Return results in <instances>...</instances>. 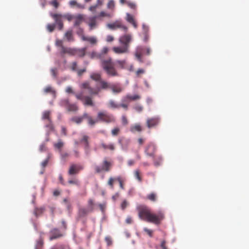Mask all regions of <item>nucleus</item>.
Segmentation results:
<instances>
[{
	"instance_id": "59",
	"label": "nucleus",
	"mask_w": 249,
	"mask_h": 249,
	"mask_svg": "<svg viewBox=\"0 0 249 249\" xmlns=\"http://www.w3.org/2000/svg\"><path fill=\"white\" fill-rule=\"evenodd\" d=\"M86 48H83L82 49H81V50L79 51V56L80 57H83L86 54Z\"/></svg>"
},
{
	"instance_id": "45",
	"label": "nucleus",
	"mask_w": 249,
	"mask_h": 249,
	"mask_svg": "<svg viewBox=\"0 0 249 249\" xmlns=\"http://www.w3.org/2000/svg\"><path fill=\"white\" fill-rule=\"evenodd\" d=\"M71 121L77 124H80L83 121V118L81 117H74L71 119Z\"/></svg>"
},
{
	"instance_id": "46",
	"label": "nucleus",
	"mask_w": 249,
	"mask_h": 249,
	"mask_svg": "<svg viewBox=\"0 0 249 249\" xmlns=\"http://www.w3.org/2000/svg\"><path fill=\"white\" fill-rule=\"evenodd\" d=\"M56 24H48L47 25V29L50 32H52L55 29Z\"/></svg>"
},
{
	"instance_id": "36",
	"label": "nucleus",
	"mask_w": 249,
	"mask_h": 249,
	"mask_svg": "<svg viewBox=\"0 0 249 249\" xmlns=\"http://www.w3.org/2000/svg\"><path fill=\"white\" fill-rule=\"evenodd\" d=\"M64 143L63 142H62V140L59 139L57 141V143L53 144V147L54 148L59 150L60 151L61 148L63 146Z\"/></svg>"
},
{
	"instance_id": "35",
	"label": "nucleus",
	"mask_w": 249,
	"mask_h": 249,
	"mask_svg": "<svg viewBox=\"0 0 249 249\" xmlns=\"http://www.w3.org/2000/svg\"><path fill=\"white\" fill-rule=\"evenodd\" d=\"M115 64L117 66L121 68L124 69L125 67V65L126 64V60H118L115 62Z\"/></svg>"
},
{
	"instance_id": "61",
	"label": "nucleus",
	"mask_w": 249,
	"mask_h": 249,
	"mask_svg": "<svg viewBox=\"0 0 249 249\" xmlns=\"http://www.w3.org/2000/svg\"><path fill=\"white\" fill-rule=\"evenodd\" d=\"M160 248L161 249H168L166 246V241L164 240L161 241L160 243Z\"/></svg>"
},
{
	"instance_id": "33",
	"label": "nucleus",
	"mask_w": 249,
	"mask_h": 249,
	"mask_svg": "<svg viewBox=\"0 0 249 249\" xmlns=\"http://www.w3.org/2000/svg\"><path fill=\"white\" fill-rule=\"evenodd\" d=\"M51 249H71L68 245L61 244L53 246Z\"/></svg>"
},
{
	"instance_id": "12",
	"label": "nucleus",
	"mask_w": 249,
	"mask_h": 249,
	"mask_svg": "<svg viewBox=\"0 0 249 249\" xmlns=\"http://www.w3.org/2000/svg\"><path fill=\"white\" fill-rule=\"evenodd\" d=\"M63 236V233L57 228L53 229L50 231V240H53L61 237Z\"/></svg>"
},
{
	"instance_id": "16",
	"label": "nucleus",
	"mask_w": 249,
	"mask_h": 249,
	"mask_svg": "<svg viewBox=\"0 0 249 249\" xmlns=\"http://www.w3.org/2000/svg\"><path fill=\"white\" fill-rule=\"evenodd\" d=\"M82 40L88 41L91 45H96L97 44V39L95 36H82Z\"/></svg>"
},
{
	"instance_id": "43",
	"label": "nucleus",
	"mask_w": 249,
	"mask_h": 249,
	"mask_svg": "<svg viewBox=\"0 0 249 249\" xmlns=\"http://www.w3.org/2000/svg\"><path fill=\"white\" fill-rule=\"evenodd\" d=\"M147 198L151 201H155L157 200V195L154 193H152L147 195Z\"/></svg>"
},
{
	"instance_id": "48",
	"label": "nucleus",
	"mask_w": 249,
	"mask_h": 249,
	"mask_svg": "<svg viewBox=\"0 0 249 249\" xmlns=\"http://www.w3.org/2000/svg\"><path fill=\"white\" fill-rule=\"evenodd\" d=\"M134 109L138 112H141L143 110V107L140 104H137L134 107Z\"/></svg>"
},
{
	"instance_id": "37",
	"label": "nucleus",
	"mask_w": 249,
	"mask_h": 249,
	"mask_svg": "<svg viewBox=\"0 0 249 249\" xmlns=\"http://www.w3.org/2000/svg\"><path fill=\"white\" fill-rule=\"evenodd\" d=\"M89 56L91 58L102 59V54L95 52H91Z\"/></svg>"
},
{
	"instance_id": "54",
	"label": "nucleus",
	"mask_w": 249,
	"mask_h": 249,
	"mask_svg": "<svg viewBox=\"0 0 249 249\" xmlns=\"http://www.w3.org/2000/svg\"><path fill=\"white\" fill-rule=\"evenodd\" d=\"M77 34L78 35L81 37V39L82 40V36H85L84 34V30L83 28L81 27H79L77 31Z\"/></svg>"
},
{
	"instance_id": "15",
	"label": "nucleus",
	"mask_w": 249,
	"mask_h": 249,
	"mask_svg": "<svg viewBox=\"0 0 249 249\" xmlns=\"http://www.w3.org/2000/svg\"><path fill=\"white\" fill-rule=\"evenodd\" d=\"M80 142L84 144V148L86 151L88 153L89 151V149L90 148V144H89V136L86 135H84L80 140Z\"/></svg>"
},
{
	"instance_id": "38",
	"label": "nucleus",
	"mask_w": 249,
	"mask_h": 249,
	"mask_svg": "<svg viewBox=\"0 0 249 249\" xmlns=\"http://www.w3.org/2000/svg\"><path fill=\"white\" fill-rule=\"evenodd\" d=\"M134 174L135 178L138 180L139 182H141L142 181V178L141 176L139 170H135L134 171Z\"/></svg>"
},
{
	"instance_id": "55",
	"label": "nucleus",
	"mask_w": 249,
	"mask_h": 249,
	"mask_svg": "<svg viewBox=\"0 0 249 249\" xmlns=\"http://www.w3.org/2000/svg\"><path fill=\"white\" fill-rule=\"evenodd\" d=\"M51 74L53 78H57V69L54 68H52L51 70Z\"/></svg>"
},
{
	"instance_id": "64",
	"label": "nucleus",
	"mask_w": 249,
	"mask_h": 249,
	"mask_svg": "<svg viewBox=\"0 0 249 249\" xmlns=\"http://www.w3.org/2000/svg\"><path fill=\"white\" fill-rule=\"evenodd\" d=\"M51 4L55 8H57L58 6H59V4L57 2V1H56V0H53L52 2H51Z\"/></svg>"
},
{
	"instance_id": "60",
	"label": "nucleus",
	"mask_w": 249,
	"mask_h": 249,
	"mask_svg": "<svg viewBox=\"0 0 249 249\" xmlns=\"http://www.w3.org/2000/svg\"><path fill=\"white\" fill-rule=\"evenodd\" d=\"M122 122L124 125H125L128 124L127 119L124 115L122 117Z\"/></svg>"
},
{
	"instance_id": "32",
	"label": "nucleus",
	"mask_w": 249,
	"mask_h": 249,
	"mask_svg": "<svg viewBox=\"0 0 249 249\" xmlns=\"http://www.w3.org/2000/svg\"><path fill=\"white\" fill-rule=\"evenodd\" d=\"M43 239L41 237V235L40 239L36 242L35 246V249H42L43 248Z\"/></svg>"
},
{
	"instance_id": "44",
	"label": "nucleus",
	"mask_w": 249,
	"mask_h": 249,
	"mask_svg": "<svg viewBox=\"0 0 249 249\" xmlns=\"http://www.w3.org/2000/svg\"><path fill=\"white\" fill-rule=\"evenodd\" d=\"M114 7H115L114 1L113 0H110L107 4V8L108 9H111L112 10H114Z\"/></svg>"
},
{
	"instance_id": "19",
	"label": "nucleus",
	"mask_w": 249,
	"mask_h": 249,
	"mask_svg": "<svg viewBox=\"0 0 249 249\" xmlns=\"http://www.w3.org/2000/svg\"><path fill=\"white\" fill-rule=\"evenodd\" d=\"M143 35L144 36L143 41L147 42L149 40V27L145 24H142Z\"/></svg>"
},
{
	"instance_id": "53",
	"label": "nucleus",
	"mask_w": 249,
	"mask_h": 249,
	"mask_svg": "<svg viewBox=\"0 0 249 249\" xmlns=\"http://www.w3.org/2000/svg\"><path fill=\"white\" fill-rule=\"evenodd\" d=\"M143 231L150 236L152 237L153 235V231L147 228H144Z\"/></svg>"
},
{
	"instance_id": "39",
	"label": "nucleus",
	"mask_w": 249,
	"mask_h": 249,
	"mask_svg": "<svg viewBox=\"0 0 249 249\" xmlns=\"http://www.w3.org/2000/svg\"><path fill=\"white\" fill-rule=\"evenodd\" d=\"M60 104V106H61L62 107H64L67 109L70 104L69 100L68 99H63L61 100Z\"/></svg>"
},
{
	"instance_id": "51",
	"label": "nucleus",
	"mask_w": 249,
	"mask_h": 249,
	"mask_svg": "<svg viewBox=\"0 0 249 249\" xmlns=\"http://www.w3.org/2000/svg\"><path fill=\"white\" fill-rule=\"evenodd\" d=\"M61 53L62 54L65 53H71V50L70 49L66 48L64 46H62L61 48Z\"/></svg>"
},
{
	"instance_id": "50",
	"label": "nucleus",
	"mask_w": 249,
	"mask_h": 249,
	"mask_svg": "<svg viewBox=\"0 0 249 249\" xmlns=\"http://www.w3.org/2000/svg\"><path fill=\"white\" fill-rule=\"evenodd\" d=\"M105 239L108 247H109V246L112 244V240L110 236H107L105 237Z\"/></svg>"
},
{
	"instance_id": "14",
	"label": "nucleus",
	"mask_w": 249,
	"mask_h": 249,
	"mask_svg": "<svg viewBox=\"0 0 249 249\" xmlns=\"http://www.w3.org/2000/svg\"><path fill=\"white\" fill-rule=\"evenodd\" d=\"M118 142L122 146L123 149H126L130 143V140L124 137H121L119 138Z\"/></svg>"
},
{
	"instance_id": "25",
	"label": "nucleus",
	"mask_w": 249,
	"mask_h": 249,
	"mask_svg": "<svg viewBox=\"0 0 249 249\" xmlns=\"http://www.w3.org/2000/svg\"><path fill=\"white\" fill-rule=\"evenodd\" d=\"M131 132L134 133L136 131L141 132L142 130V128L140 124H135L134 125L131 126L130 127Z\"/></svg>"
},
{
	"instance_id": "57",
	"label": "nucleus",
	"mask_w": 249,
	"mask_h": 249,
	"mask_svg": "<svg viewBox=\"0 0 249 249\" xmlns=\"http://www.w3.org/2000/svg\"><path fill=\"white\" fill-rule=\"evenodd\" d=\"M119 108L120 107H123V108H124L125 110H127L128 109V105L125 102H123L121 104H119Z\"/></svg>"
},
{
	"instance_id": "7",
	"label": "nucleus",
	"mask_w": 249,
	"mask_h": 249,
	"mask_svg": "<svg viewBox=\"0 0 249 249\" xmlns=\"http://www.w3.org/2000/svg\"><path fill=\"white\" fill-rule=\"evenodd\" d=\"M50 16L54 20V24L57 26L59 30H62L63 28V23L62 21L63 15L60 14L50 13Z\"/></svg>"
},
{
	"instance_id": "26",
	"label": "nucleus",
	"mask_w": 249,
	"mask_h": 249,
	"mask_svg": "<svg viewBox=\"0 0 249 249\" xmlns=\"http://www.w3.org/2000/svg\"><path fill=\"white\" fill-rule=\"evenodd\" d=\"M101 147L104 149V150H110L111 151H114L115 149V147L114 144L110 143L108 145L102 143L101 144Z\"/></svg>"
},
{
	"instance_id": "47",
	"label": "nucleus",
	"mask_w": 249,
	"mask_h": 249,
	"mask_svg": "<svg viewBox=\"0 0 249 249\" xmlns=\"http://www.w3.org/2000/svg\"><path fill=\"white\" fill-rule=\"evenodd\" d=\"M75 16L70 14H67L63 15V18L70 21L74 19Z\"/></svg>"
},
{
	"instance_id": "27",
	"label": "nucleus",
	"mask_w": 249,
	"mask_h": 249,
	"mask_svg": "<svg viewBox=\"0 0 249 249\" xmlns=\"http://www.w3.org/2000/svg\"><path fill=\"white\" fill-rule=\"evenodd\" d=\"M67 109L68 111L75 112L78 110V107L76 105V104H71L70 103Z\"/></svg>"
},
{
	"instance_id": "2",
	"label": "nucleus",
	"mask_w": 249,
	"mask_h": 249,
	"mask_svg": "<svg viewBox=\"0 0 249 249\" xmlns=\"http://www.w3.org/2000/svg\"><path fill=\"white\" fill-rule=\"evenodd\" d=\"M137 210L139 217L147 222L159 225L164 218V212L162 210L158 211L157 213H153L148 207L144 205L138 206Z\"/></svg>"
},
{
	"instance_id": "41",
	"label": "nucleus",
	"mask_w": 249,
	"mask_h": 249,
	"mask_svg": "<svg viewBox=\"0 0 249 249\" xmlns=\"http://www.w3.org/2000/svg\"><path fill=\"white\" fill-rule=\"evenodd\" d=\"M98 17L99 19L101 17H107L110 18L112 17V15L111 14L107 13L104 11L101 12L99 15L97 16Z\"/></svg>"
},
{
	"instance_id": "52",
	"label": "nucleus",
	"mask_w": 249,
	"mask_h": 249,
	"mask_svg": "<svg viewBox=\"0 0 249 249\" xmlns=\"http://www.w3.org/2000/svg\"><path fill=\"white\" fill-rule=\"evenodd\" d=\"M109 49L107 47H104L101 51L100 54H102V58L104 57V55L106 54H107L108 52Z\"/></svg>"
},
{
	"instance_id": "22",
	"label": "nucleus",
	"mask_w": 249,
	"mask_h": 249,
	"mask_svg": "<svg viewBox=\"0 0 249 249\" xmlns=\"http://www.w3.org/2000/svg\"><path fill=\"white\" fill-rule=\"evenodd\" d=\"M83 18H84L83 16L81 14H79L76 16H75V17L74 18V19H75L74 23V26H79L82 22Z\"/></svg>"
},
{
	"instance_id": "10",
	"label": "nucleus",
	"mask_w": 249,
	"mask_h": 249,
	"mask_svg": "<svg viewBox=\"0 0 249 249\" xmlns=\"http://www.w3.org/2000/svg\"><path fill=\"white\" fill-rule=\"evenodd\" d=\"M83 166L82 165L72 164L70 167L68 173L70 175L76 174L78 173L80 171L83 170Z\"/></svg>"
},
{
	"instance_id": "18",
	"label": "nucleus",
	"mask_w": 249,
	"mask_h": 249,
	"mask_svg": "<svg viewBox=\"0 0 249 249\" xmlns=\"http://www.w3.org/2000/svg\"><path fill=\"white\" fill-rule=\"evenodd\" d=\"M144 49L145 48L142 47H138L136 49L135 55L140 62H143L142 56Z\"/></svg>"
},
{
	"instance_id": "58",
	"label": "nucleus",
	"mask_w": 249,
	"mask_h": 249,
	"mask_svg": "<svg viewBox=\"0 0 249 249\" xmlns=\"http://www.w3.org/2000/svg\"><path fill=\"white\" fill-rule=\"evenodd\" d=\"M77 63L76 62H73L71 65V70L73 71H77Z\"/></svg>"
},
{
	"instance_id": "24",
	"label": "nucleus",
	"mask_w": 249,
	"mask_h": 249,
	"mask_svg": "<svg viewBox=\"0 0 249 249\" xmlns=\"http://www.w3.org/2000/svg\"><path fill=\"white\" fill-rule=\"evenodd\" d=\"M153 158L154 160V164L155 166H159L161 164L162 158L161 156H156L155 155L154 157Z\"/></svg>"
},
{
	"instance_id": "42",
	"label": "nucleus",
	"mask_w": 249,
	"mask_h": 249,
	"mask_svg": "<svg viewBox=\"0 0 249 249\" xmlns=\"http://www.w3.org/2000/svg\"><path fill=\"white\" fill-rule=\"evenodd\" d=\"M115 180H117L116 178H112V177H110L107 182V184L111 189H114V182Z\"/></svg>"
},
{
	"instance_id": "40",
	"label": "nucleus",
	"mask_w": 249,
	"mask_h": 249,
	"mask_svg": "<svg viewBox=\"0 0 249 249\" xmlns=\"http://www.w3.org/2000/svg\"><path fill=\"white\" fill-rule=\"evenodd\" d=\"M126 98H129L130 101H134L140 99L141 96L139 95L136 94L134 95H131L130 94H126Z\"/></svg>"
},
{
	"instance_id": "63",
	"label": "nucleus",
	"mask_w": 249,
	"mask_h": 249,
	"mask_svg": "<svg viewBox=\"0 0 249 249\" xmlns=\"http://www.w3.org/2000/svg\"><path fill=\"white\" fill-rule=\"evenodd\" d=\"M88 121H89V124H90L91 125H94L96 123V121L93 120L91 117H89Z\"/></svg>"
},
{
	"instance_id": "49",
	"label": "nucleus",
	"mask_w": 249,
	"mask_h": 249,
	"mask_svg": "<svg viewBox=\"0 0 249 249\" xmlns=\"http://www.w3.org/2000/svg\"><path fill=\"white\" fill-rule=\"evenodd\" d=\"M120 132V129L119 127H115L111 130V134L113 136H117Z\"/></svg>"
},
{
	"instance_id": "4",
	"label": "nucleus",
	"mask_w": 249,
	"mask_h": 249,
	"mask_svg": "<svg viewBox=\"0 0 249 249\" xmlns=\"http://www.w3.org/2000/svg\"><path fill=\"white\" fill-rule=\"evenodd\" d=\"M97 121L107 124L113 123L116 122L114 116L107 111L99 112L97 116Z\"/></svg>"
},
{
	"instance_id": "29",
	"label": "nucleus",
	"mask_w": 249,
	"mask_h": 249,
	"mask_svg": "<svg viewBox=\"0 0 249 249\" xmlns=\"http://www.w3.org/2000/svg\"><path fill=\"white\" fill-rule=\"evenodd\" d=\"M65 36L68 41H73L72 31L71 30L67 31L65 34Z\"/></svg>"
},
{
	"instance_id": "9",
	"label": "nucleus",
	"mask_w": 249,
	"mask_h": 249,
	"mask_svg": "<svg viewBox=\"0 0 249 249\" xmlns=\"http://www.w3.org/2000/svg\"><path fill=\"white\" fill-rule=\"evenodd\" d=\"M112 166V163L107 161L106 160H104L103 162V164L102 167H100L99 166H96L95 167V170L96 173H100L102 171H109L111 168Z\"/></svg>"
},
{
	"instance_id": "17",
	"label": "nucleus",
	"mask_w": 249,
	"mask_h": 249,
	"mask_svg": "<svg viewBox=\"0 0 249 249\" xmlns=\"http://www.w3.org/2000/svg\"><path fill=\"white\" fill-rule=\"evenodd\" d=\"M112 50L115 53L117 54L126 53L129 52V49L123 45L122 47H114Z\"/></svg>"
},
{
	"instance_id": "20",
	"label": "nucleus",
	"mask_w": 249,
	"mask_h": 249,
	"mask_svg": "<svg viewBox=\"0 0 249 249\" xmlns=\"http://www.w3.org/2000/svg\"><path fill=\"white\" fill-rule=\"evenodd\" d=\"M110 89L112 90L113 92L115 93H119L121 92L123 89V88L118 84H113L111 85Z\"/></svg>"
},
{
	"instance_id": "8",
	"label": "nucleus",
	"mask_w": 249,
	"mask_h": 249,
	"mask_svg": "<svg viewBox=\"0 0 249 249\" xmlns=\"http://www.w3.org/2000/svg\"><path fill=\"white\" fill-rule=\"evenodd\" d=\"M132 37L131 34H124L120 36L119 42L121 44L129 49L130 43L132 41Z\"/></svg>"
},
{
	"instance_id": "34",
	"label": "nucleus",
	"mask_w": 249,
	"mask_h": 249,
	"mask_svg": "<svg viewBox=\"0 0 249 249\" xmlns=\"http://www.w3.org/2000/svg\"><path fill=\"white\" fill-rule=\"evenodd\" d=\"M108 107L112 109H119V104L116 103L114 100H110L108 103Z\"/></svg>"
},
{
	"instance_id": "1",
	"label": "nucleus",
	"mask_w": 249,
	"mask_h": 249,
	"mask_svg": "<svg viewBox=\"0 0 249 249\" xmlns=\"http://www.w3.org/2000/svg\"><path fill=\"white\" fill-rule=\"evenodd\" d=\"M100 87L96 88H93L91 87L90 82L86 81L83 83L80 88L82 89L88 90V93L89 96H84L83 93L75 94L76 98L82 101L85 106H89V107H93L94 106V102L92 101L91 96L97 95L102 89H110L111 84L105 81L101 80L100 82Z\"/></svg>"
},
{
	"instance_id": "30",
	"label": "nucleus",
	"mask_w": 249,
	"mask_h": 249,
	"mask_svg": "<svg viewBox=\"0 0 249 249\" xmlns=\"http://www.w3.org/2000/svg\"><path fill=\"white\" fill-rule=\"evenodd\" d=\"M90 78L95 81L100 82L101 80V75L98 73H92L90 74Z\"/></svg>"
},
{
	"instance_id": "6",
	"label": "nucleus",
	"mask_w": 249,
	"mask_h": 249,
	"mask_svg": "<svg viewBox=\"0 0 249 249\" xmlns=\"http://www.w3.org/2000/svg\"><path fill=\"white\" fill-rule=\"evenodd\" d=\"M107 27L111 30H116L117 28H121L122 30L126 32L127 31V27L124 25L121 20H116L113 23H107Z\"/></svg>"
},
{
	"instance_id": "28",
	"label": "nucleus",
	"mask_w": 249,
	"mask_h": 249,
	"mask_svg": "<svg viewBox=\"0 0 249 249\" xmlns=\"http://www.w3.org/2000/svg\"><path fill=\"white\" fill-rule=\"evenodd\" d=\"M89 212L90 210L85 208H81L79 210V215L81 217H84L87 215Z\"/></svg>"
},
{
	"instance_id": "31",
	"label": "nucleus",
	"mask_w": 249,
	"mask_h": 249,
	"mask_svg": "<svg viewBox=\"0 0 249 249\" xmlns=\"http://www.w3.org/2000/svg\"><path fill=\"white\" fill-rule=\"evenodd\" d=\"M51 112L50 111H45L43 113L42 119L43 120H48L49 122L51 123Z\"/></svg>"
},
{
	"instance_id": "23",
	"label": "nucleus",
	"mask_w": 249,
	"mask_h": 249,
	"mask_svg": "<svg viewBox=\"0 0 249 249\" xmlns=\"http://www.w3.org/2000/svg\"><path fill=\"white\" fill-rule=\"evenodd\" d=\"M45 93H51L53 96H56V90L51 86H48L44 89Z\"/></svg>"
},
{
	"instance_id": "3",
	"label": "nucleus",
	"mask_w": 249,
	"mask_h": 249,
	"mask_svg": "<svg viewBox=\"0 0 249 249\" xmlns=\"http://www.w3.org/2000/svg\"><path fill=\"white\" fill-rule=\"evenodd\" d=\"M101 64L102 68L106 71L108 76L111 77L119 76V74L114 67V64L111 58L101 60Z\"/></svg>"
},
{
	"instance_id": "13",
	"label": "nucleus",
	"mask_w": 249,
	"mask_h": 249,
	"mask_svg": "<svg viewBox=\"0 0 249 249\" xmlns=\"http://www.w3.org/2000/svg\"><path fill=\"white\" fill-rule=\"evenodd\" d=\"M160 122V120L158 117H153L151 118H148L146 121L147 126L148 128H151L153 127H155L158 125V124Z\"/></svg>"
},
{
	"instance_id": "62",
	"label": "nucleus",
	"mask_w": 249,
	"mask_h": 249,
	"mask_svg": "<svg viewBox=\"0 0 249 249\" xmlns=\"http://www.w3.org/2000/svg\"><path fill=\"white\" fill-rule=\"evenodd\" d=\"M128 205V202L126 200H124L121 204V208L124 210Z\"/></svg>"
},
{
	"instance_id": "5",
	"label": "nucleus",
	"mask_w": 249,
	"mask_h": 249,
	"mask_svg": "<svg viewBox=\"0 0 249 249\" xmlns=\"http://www.w3.org/2000/svg\"><path fill=\"white\" fill-rule=\"evenodd\" d=\"M98 19L99 18L97 16H90L87 18L85 22L89 25V31L97 28L98 25Z\"/></svg>"
},
{
	"instance_id": "56",
	"label": "nucleus",
	"mask_w": 249,
	"mask_h": 249,
	"mask_svg": "<svg viewBox=\"0 0 249 249\" xmlns=\"http://www.w3.org/2000/svg\"><path fill=\"white\" fill-rule=\"evenodd\" d=\"M116 180L119 182L120 186L123 190L124 189V185H123V181L121 177H117Z\"/></svg>"
},
{
	"instance_id": "21",
	"label": "nucleus",
	"mask_w": 249,
	"mask_h": 249,
	"mask_svg": "<svg viewBox=\"0 0 249 249\" xmlns=\"http://www.w3.org/2000/svg\"><path fill=\"white\" fill-rule=\"evenodd\" d=\"M126 15V20H127V21L132 24L133 27L136 28L137 27V24L135 21L133 17L128 13H127Z\"/></svg>"
},
{
	"instance_id": "11",
	"label": "nucleus",
	"mask_w": 249,
	"mask_h": 249,
	"mask_svg": "<svg viewBox=\"0 0 249 249\" xmlns=\"http://www.w3.org/2000/svg\"><path fill=\"white\" fill-rule=\"evenodd\" d=\"M156 151V146L151 143L148 144L145 150V153L149 157H154Z\"/></svg>"
}]
</instances>
